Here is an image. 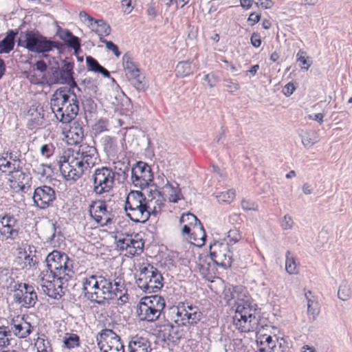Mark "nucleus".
Wrapping results in <instances>:
<instances>
[{
	"label": "nucleus",
	"instance_id": "obj_1",
	"mask_svg": "<svg viewBox=\"0 0 352 352\" xmlns=\"http://www.w3.org/2000/svg\"><path fill=\"white\" fill-rule=\"evenodd\" d=\"M82 283L84 297L92 303L105 306L111 300H118L119 303L123 304L129 299L125 280L122 276L90 275L84 278Z\"/></svg>",
	"mask_w": 352,
	"mask_h": 352
},
{
	"label": "nucleus",
	"instance_id": "obj_2",
	"mask_svg": "<svg viewBox=\"0 0 352 352\" xmlns=\"http://www.w3.org/2000/svg\"><path fill=\"white\" fill-rule=\"evenodd\" d=\"M98 161L95 146L84 143L76 151L68 150L60 157L59 169L67 180H76L86 171L94 167Z\"/></svg>",
	"mask_w": 352,
	"mask_h": 352
},
{
	"label": "nucleus",
	"instance_id": "obj_3",
	"mask_svg": "<svg viewBox=\"0 0 352 352\" xmlns=\"http://www.w3.org/2000/svg\"><path fill=\"white\" fill-rule=\"evenodd\" d=\"M50 107L56 119L65 124L72 122L79 111L76 95L65 88L58 89L50 100Z\"/></svg>",
	"mask_w": 352,
	"mask_h": 352
},
{
	"label": "nucleus",
	"instance_id": "obj_4",
	"mask_svg": "<svg viewBox=\"0 0 352 352\" xmlns=\"http://www.w3.org/2000/svg\"><path fill=\"white\" fill-rule=\"evenodd\" d=\"M238 298L236 301V311L233 316V324L242 333L254 331L258 325L255 316V309L252 305L248 296Z\"/></svg>",
	"mask_w": 352,
	"mask_h": 352
},
{
	"label": "nucleus",
	"instance_id": "obj_5",
	"mask_svg": "<svg viewBox=\"0 0 352 352\" xmlns=\"http://www.w3.org/2000/svg\"><path fill=\"white\" fill-rule=\"evenodd\" d=\"M126 216L136 223H145L150 218L146 204V197L138 190L131 191L125 201Z\"/></svg>",
	"mask_w": 352,
	"mask_h": 352
},
{
	"label": "nucleus",
	"instance_id": "obj_6",
	"mask_svg": "<svg viewBox=\"0 0 352 352\" xmlns=\"http://www.w3.org/2000/svg\"><path fill=\"white\" fill-rule=\"evenodd\" d=\"M54 270H50L49 267L43 270L38 276V283L43 292L50 298L54 299L60 298L64 292L63 291V280L68 281L69 278L63 275L58 276Z\"/></svg>",
	"mask_w": 352,
	"mask_h": 352
},
{
	"label": "nucleus",
	"instance_id": "obj_7",
	"mask_svg": "<svg viewBox=\"0 0 352 352\" xmlns=\"http://www.w3.org/2000/svg\"><path fill=\"white\" fill-rule=\"evenodd\" d=\"M165 307L164 299L158 295L142 298L137 308L140 320L154 322L157 320Z\"/></svg>",
	"mask_w": 352,
	"mask_h": 352
},
{
	"label": "nucleus",
	"instance_id": "obj_8",
	"mask_svg": "<svg viewBox=\"0 0 352 352\" xmlns=\"http://www.w3.org/2000/svg\"><path fill=\"white\" fill-rule=\"evenodd\" d=\"M163 278L153 265L143 264L140 267V274L136 280L138 287L145 293H155L163 286Z\"/></svg>",
	"mask_w": 352,
	"mask_h": 352
},
{
	"label": "nucleus",
	"instance_id": "obj_9",
	"mask_svg": "<svg viewBox=\"0 0 352 352\" xmlns=\"http://www.w3.org/2000/svg\"><path fill=\"white\" fill-rule=\"evenodd\" d=\"M19 45L28 51L36 53H46L58 47V43L47 40L38 32L28 31L21 34Z\"/></svg>",
	"mask_w": 352,
	"mask_h": 352
},
{
	"label": "nucleus",
	"instance_id": "obj_10",
	"mask_svg": "<svg viewBox=\"0 0 352 352\" xmlns=\"http://www.w3.org/2000/svg\"><path fill=\"white\" fill-rule=\"evenodd\" d=\"M172 313L175 314V323L182 327L195 326L202 318L199 308L188 302H179L172 308Z\"/></svg>",
	"mask_w": 352,
	"mask_h": 352
},
{
	"label": "nucleus",
	"instance_id": "obj_11",
	"mask_svg": "<svg viewBox=\"0 0 352 352\" xmlns=\"http://www.w3.org/2000/svg\"><path fill=\"white\" fill-rule=\"evenodd\" d=\"M45 263L46 267L58 273V276L63 275L70 279L74 274V262L65 253L54 250L48 254Z\"/></svg>",
	"mask_w": 352,
	"mask_h": 352
},
{
	"label": "nucleus",
	"instance_id": "obj_12",
	"mask_svg": "<svg viewBox=\"0 0 352 352\" xmlns=\"http://www.w3.org/2000/svg\"><path fill=\"white\" fill-rule=\"evenodd\" d=\"M115 172L109 167L96 168L91 175L93 192L96 195L109 193L115 185Z\"/></svg>",
	"mask_w": 352,
	"mask_h": 352
},
{
	"label": "nucleus",
	"instance_id": "obj_13",
	"mask_svg": "<svg viewBox=\"0 0 352 352\" xmlns=\"http://www.w3.org/2000/svg\"><path fill=\"white\" fill-rule=\"evenodd\" d=\"M153 175L151 167L145 162H136L131 169V181L135 187L150 190L153 183Z\"/></svg>",
	"mask_w": 352,
	"mask_h": 352
},
{
	"label": "nucleus",
	"instance_id": "obj_14",
	"mask_svg": "<svg viewBox=\"0 0 352 352\" xmlns=\"http://www.w3.org/2000/svg\"><path fill=\"white\" fill-rule=\"evenodd\" d=\"M100 352H124L120 338L113 330L103 329L96 336Z\"/></svg>",
	"mask_w": 352,
	"mask_h": 352
},
{
	"label": "nucleus",
	"instance_id": "obj_15",
	"mask_svg": "<svg viewBox=\"0 0 352 352\" xmlns=\"http://www.w3.org/2000/svg\"><path fill=\"white\" fill-rule=\"evenodd\" d=\"M20 164V160L16 156L14 157L12 152H6L0 157V170L11 175L15 182L22 183L25 175L23 173Z\"/></svg>",
	"mask_w": 352,
	"mask_h": 352
},
{
	"label": "nucleus",
	"instance_id": "obj_16",
	"mask_svg": "<svg viewBox=\"0 0 352 352\" xmlns=\"http://www.w3.org/2000/svg\"><path fill=\"white\" fill-rule=\"evenodd\" d=\"M210 255L217 265L227 268L232 265V254L228 243L214 241L210 245Z\"/></svg>",
	"mask_w": 352,
	"mask_h": 352
},
{
	"label": "nucleus",
	"instance_id": "obj_17",
	"mask_svg": "<svg viewBox=\"0 0 352 352\" xmlns=\"http://www.w3.org/2000/svg\"><path fill=\"white\" fill-rule=\"evenodd\" d=\"M89 212L91 218L101 226H107L113 223L114 215L111 210H108L104 199L93 201L89 206Z\"/></svg>",
	"mask_w": 352,
	"mask_h": 352
},
{
	"label": "nucleus",
	"instance_id": "obj_18",
	"mask_svg": "<svg viewBox=\"0 0 352 352\" xmlns=\"http://www.w3.org/2000/svg\"><path fill=\"white\" fill-rule=\"evenodd\" d=\"M14 291V301L25 308L33 307L38 300L37 294L32 285L19 283Z\"/></svg>",
	"mask_w": 352,
	"mask_h": 352
},
{
	"label": "nucleus",
	"instance_id": "obj_19",
	"mask_svg": "<svg viewBox=\"0 0 352 352\" xmlns=\"http://www.w3.org/2000/svg\"><path fill=\"white\" fill-rule=\"evenodd\" d=\"M19 224L14 215L0 214V234L6 239L14 240L19 235Z\"/></svg>",
	"mask_w": 352,
	"mask_h": 352
},
{
	"label": "nucleus",
	"instance_id": "obj_20",
	"mask_svg": "<svg viewBox=\"0 0 352 352\" xmlns=\"http://www.w3.org/2000/svg\"><path fill=\"white\" fill-rule=\"evenodd\" d=\"M148 198L146 197V204L150 217H156L161 213L164 206L165 198L161 191L156 188L155 185H152L150 190L147 192Z\"/></svg>",
	"mask_w": 352,
	"mask_h": 352
},
{
	"label": "nucleus",
	"instance_id": "obj_21",
	"mask_svg": "<svg viewBox=\"0 0 352 352\" xmlns=\"http://www.w3.org/2000/svg\"><path fill=\"white\" fill-rule=\"evenodd\" d=\"M56 199L54 190L48 186H41L35 188L33 199L37 207L45 209L50 206Z\"/></svg>",
	"mask_w": 352,
	"mask_h": 352
},
{
	"label": "nucleus",
	"instance_id": "obj_22",
	"mask_svg": "<svg viewBox=\"0 0 352 352\" xmlns=\"http://www.w3.org/2000/svg\"><path fill=\"white\" fill-rule=\"evenodd\" d=\"M79 17L82 22L87 23L89 28L97 34L100 38L111 33V28L104 21L94 19L85 11L80 12Z\"/></svg>",
	"mask_w": 352,
	"mask_h": 352
},
{
	"label": "nucleus",
	"instance_id": "obj_23",
	"mask_svg": "<svg viewBox=\"0 0 352 352\" xmlns=\"http://www.w3.org/2000/svg\"><path fill=\"white\" fill-rule=\"evenodd\" d=\"M116 246L118 249L125 250L127 254L135 256L142 252L144 243L141 240L134 239L132 236H126L119 238L116 241Z\"/></svg>",
	"mask_w": 352,
	"mask_h": 352
},
{
	"label": "nucleus",
	"instance_id": "obj_24",
	"mask_svg": "<svg viewBox=\"0 0 352 352\" xmlns=\"http://www.w3.org/2000/svg\"><path fill=\"white\" fill-rule=\"evenodd\" d=\"M74 63L65 62L59 69H56L54 75L55 76L54 82L67 84L70 87H77L76 82L73 78Z\"/></svg>",
	"mask_w": 352,
	"mask_h": 352
},
{
	"label": "nucleus",
	"instance_id": "obj_25",
	"mask_svg": "<svg viewBox=\"0 0 352 352\" xmlns=\"http://www.w3.org/2000/svg\"><path fill=\"white\" fill-rule=\"evenodd\" d=\"M11 332L19 338H26L33 331L31 324L19 316L13 318L10 327Z\"/></svg>",
	"mask_w": 352,
	"mask_h": 352
},
{
	"label": "nucleus",
	"instance_id": "obj_26",
	"mask_svg": "<svg viewBox=\"0 0 352 352\" xmlns=\"http://www.w3.org/2000/svg\"><path fill=\"white\" fill-rule=\"evenodd\" d=\"M157 179H161L162 184H164L162 188V191H161L163 197H167L170 202L177 203L182 197L179 185L177 183L171 184L166 179L164 183V175L159 176Z\"/></svg>",
	"mask_w": 352,
	"mask_h": 352
},
{
	"label": "nucleus",
	"instance_id": "obj_27",
	"mask_svg": "<svg viewBox=\"0 0 352 352\" xmlns=\"http://www.w3.org/2000/svg\"><path fill=\"white\" fill-rule=\"evenodd\" d=\"M84 138V129L78 121H74L70 129L65 135V140L69 145H76L79 144Z\"/></svg>",
	"mask_w": 352,
	"mask_h": 352
},
{
	"label": "nucleus",
	"instance_id": "obj_28",
	"mask_svg": "<svg viewBox=\"0 0 352 352\" xmlns=\"http://www.w3.org/2000/svg\"><path fill=\"white\" fill-rule=\"evenodd\" d=\"M258 339L261 347H266L268 352H283L282 342L276 336L260 335Z\"/></svg>",
	"mask_w": 352,
	"mask_h": 352
},
{
	"label": "nucleus",
	"instance_id": "obj_29",
	"mask_svg": "<svg viewBox=\"0 0 352 352\" xmlns=\"http://www.w3.org/2000/svg\"><path fill=\"white\" fill-rule=\"evenodd\" d=\"M182 226V234L183 236L189 235L192 228L199 225L201 222L197 217L192 213L183 214L179 220Z\"/></svg>",
	"mask_w": 352,
	"mask_h": 352
},
{
	"label": "nucleus",
	"instance_id": "obj_30",
	"mask_svg": "<svg viewBox=\"0 0 352 352\" xmlns=\"http://www.w3.org/2000/svg\"><path fill=\"white\" fill-rule=\"evenodd\" d=\"M129 352H151L150 342L142 337H133L128 344Z\"/></svg>",
	"mask_w": 352,
	"mask_h": 352
},
{
	"label": "nucleus",
	"instance_id": "obj_31",
	"mask_svg": "<svg viewBox=\"0 0 352 352\" xmlns=\"http://www.w3.org/2000/svg\"><path fill=\"white\" fill-rule=\"evenodd\" d=\"M184 237L188 239L192 244L197 247L202 246L205 242L206 233L201 223H200L199 225L193 227L190 234L186 235Z\"/></svg>",
	"mask_w": 352,
	"mask_h": 352
},
{
	"label": "nucleus",
	"instance_id": "obj_32",
	"mask_svg": "<svg viewBox=\"0 0 352 352\" xmlns=\"http://www.w3.org/2000/svg\"><path fill=\"white\" fill-rule=\"evenodd\" d=\"M17 33V31L10 30L5 38L0 41V54H7L13 50L14 38Z\"/></svg>",
	"mask_w": 352,
	"mask_h": 352
},
{
	"label": "nucleus",
	"instance_id": "obj_33",
	"mask_svg": "<svg viewBox=\"0 0 352 352\" xmlns=\"http://www.w3.org/2000/svg\"><path fill=\"white\" fill-rule=\"evenodd\" d=\"M300 137L303 146L307 148H311L319 141L318 133L312 130L303 131Z\"/></svg>",
	"mask_w": 352,
	"mask_h": 352
},
{
	"label": "nucleus",
	"instance_id": "obj_34",
	"mask_svg": "<svg viewBox=\"0 0 352 352\" xmlns=\"http://www.w3.org/2000/svg\"><path fill=\"white\" fill-rule=\"evenodd\" d=\"M195 67L191 65L189 61H181L177 63L175 67V74L179 77H186L192 74Z\"/></svg>",
	"mask_w": 352,
	"mask_h": 352
},
{
	"label": "nucleus",
	"instance_id": "obj_35",
	"mask_svg": "<svg viewBox=\"0 0 352 352\" xmlns=\"http://www.w3.org/2000/svg\"><path fill=\"white\" fill-rule=\"evenodd\" d=\"M122 62L124 69L128 76L137 75L138 72H140L138 66L133 62L132 58L128 53L123 55Z\"/></svg>",
	"mask_w": 352,
	"mask_h": 352
},
{
	"label": "nucleus",
	"instance_id": "obj_36",
	"mask_svg": "<svg viewBox=\"0 0 352 352\" xmlns=\"http://www.w3.org/2000/svg\"><path fill=\"white\" fill-rule=\"evenodd\" d=\"M12 340V332L10 327L0 326V348H5L11 345Z\"/></svg>",
	"mask_w": 352,
	"mask_h": 352
},
{
	"label": "nucleus",
	"instance_id": "obj_37",
	"mask_svg": "<svg viewBox=\"0 0 352 352\" xmlns=\"http://www.w3.org/2000/svg\"><path fill=\"white\" fill-rule=\"evenodd\" d=\"M285 258V270L289 274H296L298 273V267L295 257L289 251H287Z\"/></svg>",
	"mask_w": 352,
	"mask_h": 352
},
{
	"label": "nucleus",
	"instance_id": "obj_38",
	"mask_svg": "<svg viewBox=\"0 0 352 352\" xmlns=\"http://www.w3.org/2000/svg\"><path fill=\"white\" fill-rule=\"evenodd\" d=\"M296 62L299 63V67L305 70H308L311 65L310 58L307 56V52L300 50L296 54Z\"/></svg>",
	"mask_w": 352,
	"mask_h": 352
},
{
	"label": "nucleus",
	"instance_id": "obj_39",
	"mask_svg": "<svg viewBox=\"0 0 352 352\" xmlns=\"http://www.w3.org/2000/svg\"><path fill=\"white\" fill-rule=\"evenodd\" d=\"M34 173L39 176V179L48 178L52 173V170L50 165L40 164L34 168Z\"/></svg>",
	"mask_w": 352,
	"mask_h": 352
},
{
	"label": "nucleus",
	"instance_id": "obj_40",
	"mask_svg": "<svg viewBox=\"0 0 352 352\" xmlns=\"http://www.w3.org/2000/svg\"><path fill=\"white\" fill-rule=\"evenodd\" d=\"M307 299V314L310 320H314L319 314L318 303L309 298L307 294H305Z\"/></svg>",
	"mask_w": 352,
	"mask_h": 352
},
{
	"label": "nucleus",
	"instance_id": "obj_41",
	"mask_svg": "<svg viewBox=\"0 0 352 352\" xmlns=\"http://www.w3.org/2000/svg\"><path fill=\"white\" fill-rule=\"evenodd\" d=\"M235 197V190L233 189L226 192H222L216 195V198L219 203L230 204Z\"/></svg>",
	"mask_w": 352,
	"mask_h": 352
},
{
	"label": "nucleus",
	"instance_id": "obj_42",
	"mask_svg": "<svg viewBox=\"0 0 352 352\" xmlns=\"http://www.w3.org/2000/svg\"><path fill=\"white\" fill-rule=\"evenodd\" d=\"M338 298L343 300H347L351 296V289L349 285L347 283H342L338 291Z\"/></svg>",
	"mask_w": 352,
	"mask_h": 352
},
{
	"label": "nucleus",
	"instance_id": "obj_43",
	"mask_svg": "<svg viewBox=\"0 0 352 352\" xmlns=\"http://www.w3.org/2000/svg\"><path fill=\"white\" fill-rule=\"evenodd\" d=\"M129 78L133 85V86L138 91H144L146 89V84L143 82L144 77L141 76L140 72H138L137 75H131L129 76Z\"/></svg>",
	"mask_w": 352,
	"mask_h": 352
},
{
	"label": "nucleus",
	"instance_id": "obj_44",
	"mask_svg": "<svg viewBox=\"0 0 352 352\" xmlns=\"http://www.w3.org/2000/svg\"><path fill=\"white\" fill-rule=\"evenodd\" d=\"M37 352H51V346L48 340L38 337L35 342Z\"/></svg>",
	"mask_w": 352,
	"mask_h": 352
},
{
	"label": "nucleus",
	"instance_id": "obj_45",
	"mask_svg": "<svg viewBox=\"0 0 352 352\" xmlns=\"http://www.w3.org/2000/svg\"><path fill=\"white\" fill-rule=\"evenodd\" d=\"M64 345L67 349H72L79 345V337L76 334H67L64 338Z\"/></svg>",
	"mask_w": 352,
	"mask_h": 352
},
{
	"label": "nucleus",
	"instance_id": "obj_46",
	"mask_svg": "<svg viewBox=\"0 0 352 352\" xmlns=\"http://www.w3.org/2000/svg\"><path fill=\"white\" fill-rule=\"evenodd\" d=\"M241 239V235L239 231L236 229L230 230L228 232V241L225 242L226 243H228L229 246L232 245L238 242H239Z\"/></svg>",
	"mask_w": 352,
	"mask_h": 352
},
{
	"label": "nucleus",
	"instance_id": "obj_47",
	"mask_svg": "<svg viewBox=\"0 0 352 352\" xmlns=\"http://www.w3.org/2000/svg\"><path fill=\"white\" fill-rule=\"evenodd\" d=\"M86 63L88 70L93 71L94 72H98V69H100L101 67L99 63L91 56H87Z\"/></svg>",
	"mask_w": 352,
	"mask_h": 352
},
{
	"label": "nucleus",
	"instance_id": "obj_48",
	"mask_svg": "<svg viewBox=\"0 0 352 352\" xmlns=\"http://www.w3.org/2000/svg\"><path fill=\"white\" fill-rule=\"evenodd\" d=\"M104 149L107 152L113 153L116 151V139L110 137L105 138Z\"/></svg>",
	"mask_w": 352,
	"mask_h": 352
},
{
	"label": "nucleus",
	"instance_id": "obj_49",
	"mask_svg": "<svg viewBox=\"0 0 352 352\" xmlns=\"http://www.w3.org/2000/svg\"><path fill=\"white\" fill-rule=\"evenodd\" d=\"M100 42L105 44L107 50L111 51L116 57H119L120 55V52L118 50V47L116 45H115L112 41H107L100 38Z\"/></svg>",
	"mask_w": 352,
	"mask_h": 352
},
{
	"label": "nucleus",
	"instance_id": "obj_50",
	"mask_svg": "<svg viewBox=\"0 0 352 352\" xmlns=\"http://www.w3.org/2000/svg\"><path fill=\"white\" fill-rule=\"evenodd\" d=\"M204 80L207 82L208 85L212 88L216 86L217 82H219L218 76L213 72L210 74H207L204 76Z\"/></svg>",
	"mask_w": 352,
	"mask_h": 352
},
{
	"label": "nucleus",
	"instance_id": "obj_51",
	"mask_svg": "<svg viewBox=\"0 0 352 352\" xmlns=\"http://www.w3.org/2000/svg\"><path fill=\"white\" fill-rule=\"evenodd\" d=\"M66 44L70 47L73 48L76 53L80 50V39L74 35H72V37H70L69 39L66 41Z\"/></svg>",
	"mask_w": 352,
	"mask_h": 352
},
{
	"label": "nucleus",
	"instance_id": "obj_52",
	"mask_svg": "<svg viewBox=\"0 0 352 352\" xmlns=\"http://www.w3.org/2000/svg\"><path fill=\"white\" fill-rule=\"evenodd\" d=\"M294 224L292 218L289 214H285L283 218L280 226L283 230H287L292 229Z\"/></svg>",
	"mask_w": 352,
	"mask_h": 352
},
{
	"label": "nucleus",
	"instance_id": "obj_53",
	"mask_svg": "<svg viewBox=\"0 0 352 352\" xmlns=\"http://www.w3.org/2000/svg\"><path fill=\"white\" fill-rule=\"evenodd\" d=\"M241 208L244 210H258V205L251 201V200H248V199H243L241 201Z\"/></svg>",
	"mask_w": 352,
	"mask_h": 352
},
{
	"label": "nucleus",
	"instance_id": "obj_54",
	"mask_svg": "<svg viewBox=\"0 0 352 352\" xmlns=\"http://www.w3.org/2000/svg\"><path fill=\"white\" fill-rule=\"evenodd\" d=\"M54 151V148L52 144H43L40 148L41 154L47 158L53 154Z\"/></svg>",
	"mask_w": 352,
	"mask_h": 352
},
{
	"label": "nucleus",
	"instance_id": "obj_55",
	"mask_svg": "<svg viewBox=\"0 0 352 352\" xmlns=\"http://www.w3.org/2000/svg\"><path fill=\"white\" fill-rule=\"evenodd\" d=\"M84 83L89 94H96L98 92V86L94 80L90 79L85 80Z\"/></svg>",
	"mask_w": 352,
	"mask_h": 352
},
{
	"label": "nucleus",
	"instance_id": "obj_56",
	"mask_svg": "<svg viewBox=\"0 0 352 352\" xmlns=\"http://www.w3.org/2000/svg\"><path fill=\"white\" fill-rule=\"evenodd\" d=\"M224 82L226 83V87L229 92L232 93L240 89V85L238 82H233L231 79H226Z\"/></svg>",
	"mask_w": 352,
	"mask_h": 352
},
{
	"label": "nucleus",
	"instance_id": "obj_57",
	"mask_svg": "<svg viewBox=\"0 0 352 352\" xmlns=\"http://www.w3.org/2000/svg\"><path fill=\"white\" fill-rule=\"evenodd\" d=\"M258 3L256 4L260 6L263 9L268 10L271 9L274 6L273 0H258Z\"/></svg>",
	"mask_w": 352,
	"mask_h": 352
},
{
	"label": "nucleus",
	"instance_id": "obj_58",
	"mask_svg": "<svg viewBox=\"0 0 352 352\" xmlns=\"http://www.w3.org/2000/svg\"><path fill=\"white\" fill-rule=\"evenodd\" d=\"M296 90L293 83L289 82L283 87V92L287 97L290 96Z\"/></svg>",
	"mask_w": 352,
	"mask_h": 352
},
{
	"label": "nucleus",
	"instance_id": "obj_59",
	"mask_svg": "<svg viewBox=\"0 0 352 352\" xmlns=\"http://www.w3.org/2000/svg\"><path fill=\"white\" fill-rule=\"evenodd\" d=\"M251 43L254 47H258L261 45V39L259 34L253 33L251 36Z\"/></svg>",
	"mask_w": 352,
	"mask_h": 352
},
{
	"label": "nucleus",
	"instance_id": "obj_60",
	"mask_svg": "<svg viewBox=\"0 0 352 352\" xmlns=\"http://www.w3.org/2000/svg\"><path fill=\"white\" fill-rule=\"evenodd\" d=\"M261 19V14L252 12L250 14L248 21L250 23L251 26L256 24Z\"/></svg>",
	"mask_w": 352,
	"mask_h": 352
},
{
	"label": "nucleus",
	"instance_id": "obj_61",
	"mask_svg": "<svg viewBox=\"0 0 352 352\" xmlns=\"http://www.w3.org/2000/svg\"><path fill=\"white\" fill-rule=\"evenodd\" d=\"M309 119L317 121L319 124L323 122L324 115L322 113H316L314 115H309Z\"/></svg>",
	"mask_w": 352,
	"mask_h": 352
},
{
	"label": "nucleus",
	"instance_id": "obj_62",
	"mask_svg": "<svg viewBox=\"0 0 352 352\" xmlns=\"http://www.w3.org/2000/svg\"><path fill=\"white\" fill-rule=\"evenodd\" d=\"M25 263H27L30 267L34 266L36 263V257L35 256H26L25 257Z\"/></svg>",
	"mask_w": 352,
	"mask_h": 352
},
{
	"label": "nucleus",
	"instance_id": "obj_63",
	"mask_svg": "<svg viewBox=\"0 0 352 352\" xmlns=\"http://www.w3.org/2000/svg\"><path fill=\"white\" fill-rule=\"evenodd\" d=\"M72 35V33L69 30H64L60 32V37L66 43Z\"/></svg>",
	"mask_w": 352,
	"mask_h": 352
},
{
	"label": "nucleus",
	"instance_id": "obj_64",
	"mask_svg": "<svg viewBox=\"0 0 352 352\" xmlns=\"http://www.w3.org/2000/svg\"><path fill=\"white\" fill-rule=\"evenodd\" d=\"M37 70L43 72L47 69V65L43 60H38L35 64Z\"/></svg>",
	"mask_w": 352,
	"mask_h": 352
}]
</instances>
